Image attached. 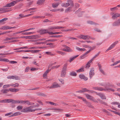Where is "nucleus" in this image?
<instances>
[{
	"label": "nucleus",
	"mask_w": 120,
	"mask_h": 120,
	"mask_svg": "<svg viewBox=\"0 0 120 120\" xmlns=\"http://www.w3.org/2000/svg\"><path fill=\"white\" fill-rule=\"evenodd\" d=\"M4 7H3L0 8V11H3V13H5L8 12L10 11V10H7L9 8H5Z\"/></svg>",
	"instance_id": "10"
},
{
	"label": "nucleus",
	"mask_w": 120,
	"mask_h": 120,
	"mask_svg": "<svg viewBox=\"0 0 120 120\" xmlns=\"http://www.w3.org/2000/svg\"><path fill=\"white\" fill-rule=\"evenodd\" d=\"M66 48L67 52H71L73 51V50L72 49H71L70 48L68 47V46Z\"/></svg>",
	"instance_id": "37"
},
{
	"label": "nucleus",
	"mask_w": 120,
	"mask_h": 120,
	"mask_svg": "<svg viewBox=\"0 0 120 120\" xmlns=\"http://www.w3.org/2000/svg\"><path fill=\"white\" fill-rule=\"evenodd\" d=\"M70 5L69 3H68V2L67 3H63L61 4V6L64 7H67Z\"/></svg>",
	"instance_id": "24"
},
{
	"label": "nucleus",
	"mask_w": 120,
	"mask_h": 120,
	"mask_svg": "<svg viewBox=\"0 0 120 120\" xmlns=\"http://www.w3.org/2000/svg\"><path fill=\"white\" fill-rule=\"evenodd\" d=\"M64 27L63 26H55V29H59L61 28H64Z\"/></svg>",
	"instance_id": "56"
},
{
	"label": "nucleus",
	"mask_w": 120,
	"mask_h": 120,
	"mask_svg": "<svg viewBox=\"0 0 120 120\" xmlns=\"http://www.w3.org/2000/svg\"><path fill=\"white\" fill-rule=\"evenodd\" d=\"M16 4L15 1H13L11 3L7 4L5 6H3V7H10L14 6Z\"/></svg>",
	"instance_id": "6"
},
{
	"label": "nucleus",
	"mask_w": 120,
	"mask_h": 120,
	"mask_svg": "<svg viewBox=\"0 0 120 120\" xmlns=\"http://www.w3.org/2000/svg\"><path fill=\"white\" fill-rule=\"evenodd\" d=\"M113 26H118L120 25V18L113 23L112 24Z\"/></svg>",
	"instance_id": "7"
},
{
	"label": "nucleus",
	"mask_w": 120,
	"mask_h": 120,
	"mask_svg": "<svg viewBox=\"0 0 120 120\" xmlns=\"http://www.w3.org/2000/svg\"><path fill=\"white\" fill-rule=\"evenodd\" d=\"M19 84L17 83L15 84H10V85L12 87L14 88L18 87L19 86Z\"/></svg>",
	"instance_id": "19"
},
{
	"label": "nucleus",
	"mask_w": 120,
	"mask_h": 120,
	"mask_svg": "<svg viewBox=\"0 0 120 120\" xmlns=\"http://www.w3.org/2000/svg\"><path fill=\"white\" fill-rule=\"evenodd\" d=\"M21 114V113L19 112H15L14 114L13 113V114L10 116H9V117H12L13 116H15L20 115Z\"/></svg>",
	"instance_id": "13"
},
{
	"label": "nucleus",
	"mask_w": 120,
	"mask_h": 120,
	"mask_svg": "<svg viewBox=\"0 0 120 120\" xmlns=\"http://www.w3.org/2000/svg\"><path fill=\"white\" fill-rule=\"evenodd\" d=\"M12 99H6V103H9L11 102Z\"/></svg>",
	"instance_id": "61"
},
{
	"label": "nucleus",
	"mask_w": 120,
	"mask_h": 120,
	"mask_svg": "<svg viewBox=\"0 0 120 120\" xmlns=\"http://www.w3.org/2000/svg\"><path fill=\"white\" fill-rule=\"evenodd\" d=\"M62 33L61 32H55V33H53L52 32H50L49 33V35H52V34H61Z\"/></svg>",
	"instance_id": "32"
},
{
	"label": "nucleus",
	"mask_w": 120,
	"mask_h": 120,
	"mask_svg": "<svg viewBox=\"0 0 120 120\" xmlns=\"http://www.w3.org/2000/svg\"><path fill=\"white\" fill-rule=\"evenodd\" d=\"M34 29H35L34 28H30L29 29H27L25 30H23L22 31V32H24L27 31H29L30 30H34Z\"/></svg>",
	"instance_id": "44"
},
{
	"label": "nucleus",
	"mask_w": 120,
	"mask_h": 120,
	"mask_svg": "<svg viewBox=\"0 0 120 120\" xmlns=\"http://www.w3.org/2000/svg\"><path fill=\"white\" fill-rule=\"evenodd\" d=\"M83 47L85 48H91V47L90 46H89L87 45H83Z\"/></svg>",
	"instance_id": "62"
},
{
	"label": "nucleus",
	"mask_w": 120,
	"mask_h": 120,
	"mask_svg": "<svg viewBox=\"0 0 120 120\" xmlns=\"http://www.w3.org/2000/svg\"><path fill=\"white\" fill-rule=\"evenodd\" d=\"M0 61H6V62H9V60L8 59L6 58H4V59H1L0 58Z\"/></svg>",
	"instance_id": "40"
},
{
	"label": "nucleus",
	"mask_w": 120,
	"mask_h": 120,
	"mask_svg": "<svg viewBox=\"0 0 120 120\" xmlns=\"http://www.w3.org/2000/svg\"><path fill=\"white\" fill-rule=\"evenodd\" d=\"M13 112H10L9 113H8L5 114V116H11L13 114Z\"/></svg>",
	"instance_id": "52"
},
{
	"label": "nucleus",
	"mask_w": 120,
	"mask_h": 120,
	"mask_svg": "<svg viewBox=\"0 0 120 120\" xmlns=\"http://www.w3.org/2000/svg\"><path fill=\"white\" fill-rule=\"evenodd\" d=\"M45 16H34L33 17V18L38 19H44L45 18Z\"/></svg>",
	"instance_id": "27"
},
{
	"label": "nucleus",
	"mask_w": 120,
	"mask_h": 120,
	"mask_svg": "<svg viewBox=\"0 0 120 120\" xmlns=\"http://www.w3.org/2000/svg\"><path fill=\"white\" fill-rule=\"evenodd\" d=\"M70 75L72 76H76V74L75 72L72 71L70 73Z\"/></svg>",
	"instance_id": "41"
},
{
	"label": "nucleus",
	"mask_w": 120,
	"mask_h": 120,
	"mask_svg": "<svg viewBox=\"0 0 120 120\" xmlns=\"http://www.w3.org/2000/svg\"><path fill=\"white\" fill-rule=\"evenodd\" d=\"M28 48L27 46H24L23 47H21L19 48H17L14 49V50H18L21 49H27Z\"/></svg>",
	"instance_id": "34"
},
{
	"label": "nucleus",
	"mask_w": 120,
	"mask_h": 120,
	"mask_svg": "<svg viewBox=\"0 0 120 120\" xmlns=\"http://www.w3.org/2000/svg\"><path fill=\"white\" fill-rule=\"evenodd\" d=\"M78 98L79 99H81L84 101H86V100L85 98H84L83 97H81L80 96H78Z\"/></svg>",
	"instance_id": "60"
},
{
	"label": "nucleus",
	"mask_w": 120,
	"mask_h": 120,
	"mask_svg": "<svg viewBox=\"0 0 120 120\" xmlns=\"http://www.w3.org/2000/svg\"><path fill=\"white\" fill-rule=\"evenodd\" d=\"M9 91V89L2 90H1V92L4 94H6Z\"/></svg>",
	"instance_id": "28"
},
{
	"label": "nucleus",
	"mask_w": 120,
	"mask_h": 120,
	"mask_svg": "<svg viewBox=\"0 0 120 120\" xmlns=\"http://www.w3.org/2000/svg\"><path fill=\"white\" fill-rule=\"evenodd\" d=\"M72 7H69L65 11L66 12H68V11H70L71 10V8Z\"/></svg>",
	"instance_id": "47"
},
{
	"label": "nucleus",
	"mask_w": 120,
	"mask_h": 120,
	"mask_svg": "<svg viewBox=\"0 0 120 120\" xmlns=\"http://www.w3.org/2000/svg\"><path fill=\"white\" fill-rule=\"evenodd\" d=\"M79 77L80 79H83L85 81H86L88 79V78L85 76L83 75H80Z\"/></svg>",
	"instance_id": "14"
},
{
	"label": "nucleus",
	"mask_w": 120,
	"mask_h": 120,
	"mask_svg": "<svg viewBox=\"0 0 120 120\" xmlns=\"http://www.w3.org/2000/svg\"><path fill=\"white\" fill-rule=\"evenodd\" d=\"M79 56L78 55L75 56L73 57H71L70 58L69 60V61L70 62H71L72 61L74 60L77 57Z\"/></svg>",
	"instance_id": "33"
},
{
	"label": "nucleus",
	"mask_w": 120,
	"mask_h": 120,
	"mask_svg": "<svg viewBox=\"0 0 120 120\" xmlns=\"http://www.w3.org/2000/svg\"><path fill=\"white\" fill-rule=\"evenodd\" d=\"M112 112L115 113L116 114L120 116V113L114 111H112Z\"/></svg>",
	"instance_id": "64"
},
{
	"label": "nucleus",
	"mask_w": 120,
	"mask_h": 120,
	"mask_svg": "<svg viewBox=\"0 0 120 120\" xmlns=\"http://www.w3.org/2000/svg\"><path fill=\"white\" fill-rule=\"evenodd\" d=\"M84 71V70L83 67L82 68L76 71V72L78 73L82 72Z\"/></svg>",
	"instance_id": "31"
},
{
	"label": "nucleus",
	"mask_w": 120,
	"mask_h": 120,
	"mask_svg": "<svg viewBox=\"0 0 120 120\" xmlns=\"http://www.w3.org/2000/svg\"><path fill=\"white\" fill-rule=\"evenodd\" d=\"M11 79H15L17 80L18 79V76H11Z\"/></svg>",
	"instance_id": "50"
},
{
	"label": "nucleus",
	"mask_w": 120,
	"mask_h": 120,
	"mask_svg": "<svg viewBox=\"0 0 120 120\" xmlns=\"http://www.w3.org/2000/svg\"><path fill=\"white\" fill-rule=\"evenodd\" d=\"M60 87V85L58 84L57 82H53L51 86L49 87L50 89H51Z\"/></svg>",
	"instance_id": "5"
},
{
	"label": "nucleus",
	"mask_w": 120,
	"mask_h": 120,
	"mask_svg": "<svg viewBox=\"0 0 120 120\" xmlns=\"http://www.w3.org/2000/svg\"><path fill=\"white\" fill-rule=\"evenodd\" d=\"M59 81L62 84H64V80L63 79H59Z\"/></svg>",
	"instance_id": "53"
},
{
	"label": "nucleus",
	"mask_w": 120,
	"mask_h": 120,
	"mask_svg": "<svg viewBox=\"0 0 120 120\" xmlns=\"http://www.w3.org/2000/svg\"><path fill=\"white\" fill-rule=\"evenodd\" d=\"M25 37H11V40H12L13 39H19L20 38H23Z\"/></svg>",
	"instance_id": "38"
},
{
	"label": "nucleus",
	"mask_w": 120,
	"mask_h": 120,
	"mask_svg": "<svg viewBox=\"0 0 120 120\" xmlns=\"http://www.w3.org/2000/svg\"><path fill=\"white\" fill-rule=\"evenodd\" d=\"M26 103L28 105H33L34 104V103L30 102L28 101H26Z\"/></svg>",
	"instance_id": "29"
},
{
	"label": "nucleus",
	"mask_w": 120,
	"mask_h": 120,
	"mask_svg": "<svg viewBox=\"0 0 120 120\" xmlns=\"http://www.w3.org/2000/svg\"><path fill=\"white\" fill-rule=\"evenodd\" d=\"M62 35H52V37H62Z\"/></svg>",
	"instance_id": "57"
},
{
	"label": "nucleus",
	"mask_w": 120,
	"mask_h": 120,
	"mask_svg": "<svg viewBox=\"0 0 120 120\" xmlns=\"http://www.w3.org/2000/svg\"><path fill=\"white\" fill-rule=\"evenodd\" d=\"M120 104L118 102L116 101L113 102L111 103V104L112 105H118Z\"/></svg>",
	"instance_id": "54"
},
{
	"label": "nucleus",
	"mask_w": 120,
	"mask_h": 120,
	"mask_svg": "<svg viewBox=\"0 0 120 120\" xmlns=\"http://www.w3.org/2000/svg\"><path fill=\"white\" fill-rule=\"evenodd\" d=\"M11 86L10 84L5 85L3 86V88H6L9 87Z\"/></svg>",
	"instance_id": "45"
},
{
	"label": "nucleus",
	"mask_w": 120,
	"mask_h": 120,
	"mask_svg": "<svg viewBox=\"0 0 120 120\" xmlns=\"http://www.w3.org/2000/svg\"><path fill=\"white\" fill-rule=\"evenodd\" d=\"M94 74V69L93 68H92L90 69L89 73L90 77V79L91 78Z\"/></svg>",
	"instance_id": "8"
},
{
	"label": "nucleus",
	"mask_w": 120,
	"mask_h": 120,
	"mask_svg": "<svg viewBox=\"0 0 120 120\" xmlns=\"http://www.w3.org/2000/svg\"><path fill=\"white\" fill-rule=\"evenodd\" d=\"M34 32H25L23 33V34L25 35H29L34 34Z\"/></svg>",
	"instance_id": "36"
},
{
	"label": "nucleus",
	"mask_w": 120,
	"mask_h": 120,
	"mask_svg": "<svg viewBox=\"0 0 120 120\" xmlns=\"http://www.w3.org/2000/svg\"><path fill=\"white\" fill-rule=\"evenodd\" d=\"M40 51L39 50H34L32 51H31L30 50H27L26 51H24V52H32V53H35L37 52H38Z\"/></svg>",
	"instance_id": "21"
},
{
	"label": "nucleus",
	"mask_w": 120,
	"mask_h": 120,
	"mask_svg": "<svg viewBox=\"0 0 120 120\" xmlns=\"http://www.w3.org/2000/svg\"><path fill=\"white\" fill-rule=\"evenodd\" d=\"M87 22L88 23L90 24H94V23L91 21H87Z\"/></svg>",
	"instance_id": "63"
},
{
	"label": "nucleus",
	"mask_w": 120,
	"mask_h": 120,
	"mask_svg": "<svg viewBox=\"0 0 120 120\" xmlns=\"http://www.w3.org/2000/svg\"><path fill=\"white\" fill-rule=\"evenodd\" d=\"M33 107V106H31L26 107L23 109L21 111V112L24 113L34 112L35 111V110L31 109Z\"/></svg>",
	"instance_id": "2"
},
{
	"label": "nucleus",
	"mask_w": 120,
	"mask_h": 120,
	"mask_svg": "<svg viewBox=\"0 0 120 120\" xmlns=\"http://www.w3.org/2000/svg\"><path fill=\"white\" fill-rule=\"evenodd\" d=\"M45 53L51 56H53L54 55L51 52H45Z\"/></svg>",
	"instance_id": "48"
},
{
	"label": "nucleus",
	"mask_w": 120,
	"mask_h": 120,
	"mask_svg": "<svg viewBox=\"0 0 120 120\" xmlns=\"http://www.w3.org/2000/svg\"><path fill=\"white\" fill-rule=\"evenodd\" d=\"M67 2H68V3H69L70 4V5L71 7H73L74 5V4L73 3V1L71 0H68Z\"/></svg>",
	"instance_id": "20"
},
{
	"label": "nucleus",
	"mask_w": 120,
	"mask_h": 120,
	"mask_svg": "<svg viewBox=\"0 0 120 120\" xmlns=\"http://www.w3.org/2000/svg\"><path fill=\"white\" fill-rule=\"evenodd\" d=\"M10 28L9 26H5L1 27L0 29L2 30H6L9 29Z\"/></svg>",
	"instance_id": "17"
},
{
	"label": "nucleus",
	"mask_w": 120,
	"mask_h": 120,
	"mask_svg": "<svg viewBox=\"0 0 120 120\" xmlns=\"http://www.w3.org/2000/svg\"><path fill=\"white\" fill-rule=\"evenodd\" d=\"M92 62V61L91 60L89 61L86 64L85 68L86 69L88 68L90 66V63Z\"/></svg>",
	"instance_id": "22"
},
{
	"label": "nucleus",
	"mask_w": 120,
	"mask_h": 120,
	"mask_svg": "<svg viewBox=\"0 0 120 120\" xmlns=\"http://www.w3.org/2000/svg\"><path fill=\"white\" fill-rule=\"evenodd\" d=\"M86 96L87 98L88 99H90V100H91L92 98L93 97L92 96H90L88 94H86Z\"/></svg>",
	"instance_id": "35"
},
{
	"label": "nucleus",
	"mask_w": 120,
	"mask_h": 120,
	"mask_svg": "<svg viewBox=\"0 0 120 120\" xmlns=\"http://www.w3.org/2000/svg\"><path fill=\"white\" fill-rule=\"evenodd\" d=\"M98 66L100 71L103 75H105V73L103 70L101 68V64H98Z\"/></svg>",
	"instance_id": "16"
},
{
	"label": "nucleus",
	"mask_w": 120,
	"mask_h": 120,
	"mask_svg": "<svg viewBox=\"0 0 120 120\" xmlns=\"http://www.w3.org/2000/svg\"><path fill=\"white\" fill-rule=\"evenodd\" d=\"M99 52L97 54L95 55L90 60H91L92 62L93 60L97 56H98L99 55Z\"/></svg>",
	"instance_id": "42"
},
{
	"label": "nucleus",
	"mask_w": 120,
	"mask_h": 120,
	"mask_svg": "<svg viewBox=\"0 0 120 120\" xmlns=\"http://www.w3.org/2000/svg\"><path fill=\"white\" fill-rule=\"evenodd\" d=\"M22 33V31L18 32H17L14 33H13V36H15V35H16V34H19L21 33Z\"/></svg>",
	"instance_id": "51"
},
{
	"label": "nucleus",
	"mask_w": 120,
	"mask_h": 120,
	"mask_svg": "<svg viewBox=\"0 0 120 120\" xmlns=\"http://www.w3.org/2000/svg\"><path fill=\"white\" fill-rule=\"evenodd\" d=\"M98 95L103 99H106V98L105 95L102 94L101 93H99L98 94Z\"/></svg>",
	"instance_id": "25"
},
{
	"label": "nucleus",
	"mask_w": 120,
	"mask_h": 120,
	"mask_svg": "<svg viewBox=\"0 0 120 120\" xmlns=\"http://www.w3.org/2000/svg\"><path fill=\"white\" fill-rule=\"evenodd\" d=\"M30 69L29 67H26L25 70V72H28Z\"/></svg>",
	"instance_id": "59"
},
{
	"label": "nucleus",
	"mask_w": 120,
	"mask_h": 120,
	"mask_svg": "<svg viewBox=\"0 0 120 120\" xmlns=\"http://www.w3.org/2000/svg\"><path fill=\"white\" fill-rule=\"evenodd\" d=\"M76 49L77 50L79 51H84L86 50V49L85 48H81L79 47H76Z\"/></svg>",
	"instance_id": "26"
},
{
	"label": "nucleus",
	"mask_w": 120,
	"mask_h": 120,
	"mask_svg": "<svg viewBox=\"0 0 120 120\" xmlns=\"http://www.w3.org/2000/svg\"><path fill=\"white\" fill-rule=\"evenodd\" d=\"M49 69H47L45 72L44 74L43 75V77L44 78H46L47 77V75L49 71Z\"/></svg>",
	"instance_id": "18"
},
{
	"label": "nucleus",
	"mask_w": 120,
	"mask_h": 120,
	"mask_svg": "<svg viewBox=\"0 0 120 120\" xmlns=\"http://www.w3.org/2000/svg\"><path fill=\"white\" fill-rule=\"evenodd\" d=\"M75 29H66L64 30V31L65 32H67V31H72L74 30H75Z\"/></svg>",
	"instance_id": "43"
},
{
	"label": "nucleus",
	"mask_w": 120,
	"mask_h": 120,
	"mask_svg": "<svg viewBox=\"0 0 120 120\" xmlns=\"http://www.w3.org/2000/svg\"><path fill=\"white\" fill-rule=\"evenodd\" d=\"M9 90L11 92H16L19 91V89L18 88H10L9 89Z\"/></svg>",
	"instance_id": "11"
},
{
	"label": "nucleus",
	"mask_w": 120,
	"mask_h": 120,
	"mask_svg": "<svg viewBox=\"0 0 120 120\" xmlns=\"http://www.w3.org/2000/svg\"><path fill=\"white\" fill-rule=\"evenodd\" d=\"M112 14L113 15L112 17V18L113 19H114L120 16V14L118 13H116L114 14L113 13H112Z\"/></svg>",
	"instance_id": "9"
},
{
	"label": "nucleus",
	"mask_w": 120,
	"mask_h": 120,
	"mask_svg": "<svg viewBox=\"0 0 120 120\" xmlns=\"http://www.w3.org/2000/svg\"><path fill=\"white\" fill-rule=\"evenodd\" d=\"M90 91L89 90L87 89L86 88H85L80 91H76V92L81 93H82L85 92L86 91Z\"/></svg>",
	"instance_id": "15"
},
{
	"label": "nucleus",
	"mask_w": 120,
	"mask_h": 120,
	"mask_svg": "<svg viewBox=\"0 0 120 120\" xmlns=\"http://www.w3.org/2000/svg\"><path fill=\"white\" fill-rule=\"evenodd\" d=\"M119 41H117L113 43L111 45L113 47V48L118 43Z\"/></svg>",
	"instance_id": "39"
},
{
	"label": "nucleus",
	"mask_w": 120,
	"mask_h": 120,
	"mask_svg": "<svg viewBox=\"0 0 120 120\" xmlns=\"http://www.w3.org/2000/svg\"><path fill=\"white\" fill-rule=\"evenodd\" d=\"M26 101L20 100L19 101V104H25Z\"/></svg>",
	"instance_id": "58"
},
{
	"label": "nucleus",
	"mask_w": 120,
	"mask_h": 120,
	"mask_svg": "<svg viewBox=\"0 0 120 120\" xmlns=\"http://www.w3.org/2000/svg\"><path fill=\"white\" fill-rule=\"evenodd\" d=\"M40 32L41 34H43L46 33H48L49 34L50 32H49L47 30H40Z\"/></svg>",
	"instance_id": "12"
},
{
	"label": "nucleus",
	"mask_w": 120,
	"mask_h": 120,
	"mask_svg": "<svg viewBox=\"0 0 120 120\" xmlns=\"http://www.w3.org/2000/svg\"><path fill=\"white\" fill-rule=\"evenodd\" d=\"M38 36V35H32V36H27V37L31 39V38H33L32 37H37Z\"/></svg>",
	"instance_id": "46"
},
{
	"label": "nucleus",
	"mask_w": 120,
	"mask_h": 120,
	"mask_svg": "<svg viewBox=\"0 0 120 120\" xmlns=\"http://www.w3.org/2000/svg\"><path fill=\"white\" fill-rule=\"evenodd\" d=\"M80 39H82L84 40L89 39L90 38V37L87 35H80L78 37Z\"/></svg>",
	"instance_id": "4"
},
{
	"label": "nucleus",
	"mask_w": 120,
	"mask_h": 120,
	"mask_svg": "<svg viewBox=\"0 0 120 120\" xmlns=\"http://www.w3.org/2000/svg\"><path fill=\"white\" fill-rule=\"evenodd\" d=\"M67 64H64V67L61 71L60 77H65L66 74V71L67 69Z\"/></svg>",
	"instance_id": "3"
},
{
	"label": "nucleus",
	"mask_w": 120,
	"mask_h": 120,
	"mask_svg": "<svg viewBox=\"0 0 120 120\" xmlns=\"http://www.w3.org/2000/svg\"><path fill=\"white\" fill-rule=\"evenodd\" d=\"M60 65H59L57 66H53L51 68V69H52L55 68H58L60 67Z\"/></svg>",
	"instance_id": "55"
},
{
	"label": "nucleus",
	"mask_w": 120,
	"mask_h": 120,
	"mask_svg": "<svg viewBox=\"0 0 120 120\" xmlns=\"http://www.w3.org/2000/svg\"><path fill=\"white\" fill-rule=\"evenodd\" d=\"M55 51L57 53L60 54L62 55H65V52H62L60 51L56 50Z\"/></svg>",
	"instance_id": "30"
},
{
	"label": "nucleus",
	"mask_w": 120,
	"mask_h": 120,
	"mask_svg": "<svg viewBox=\"0 0 120 120\" xmlns=\"http://www.w3.org/2000/svg\"><path fill=\"white\" fill-rule=\"evenodd\" d=\"M45 0H39L37 2L38 4H41L44 2Z\"/></svg>",
	"instance_id": "49"
},
{
	"label": "nucleus",
	"mask_w": 120,
	"mask_h": 120,
	"mask_svg": "<svg viewBox=\"0 0 120 120\" xmlns=\"http://www.w3.org/2000/svg\"><path fill=\"white\" fill-rule=\"evenodd\" d=\"M59 4V3H53L52 4V5L53 8H57Z\"/></svg>",
	"instance_id": "23"
},
{
	"label": "nucleus",
	"mask_w": 120,
	"mask_h": 120,
	"mask_svg": "<svg viewBox=\"0 0 120 120\" xmlns=\"http://www.w3.org/2000/svg\"><path fill=\"white\" fill-rule=\"evenodd\" d=\"M93 89L95 90H98L101 91H103V90L105 91H111L112 92H114L115 90H114L110 88H108L106 87L105 89H102L101 87H93Z\"/></svg>",
	"instance_id": "1"
}]
</instances>
